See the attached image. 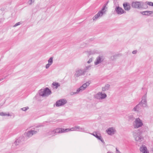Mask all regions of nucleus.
<instances>
[{
	"label": "nucleus",
	"mask_w": 153,
	"mask_h": 153,
	"mask_svg": "<svg viewBox=\"0 0 153 153\" xmlns=\"http://www.w3.org/2000/svg\"><path fill=\"white\" fill-rule=\"evenodd\" d=\"M116 10L117 13L119 14H121L125 12L124 10L121 8L117 7Z\"/></svg>",
	"instance_id": "nucleus-5"
},
{
	"label": "nucleus",
	"mask_w": 153,
	"mask_h": 153,
	"mask_svg": "<svg viewBox=\"0 0 153 153\" xmlns=\"http://www.w3.org/2000/svg\"><path fill=\"white\" fill-rule=\"evenodd\" d=\"M123 6L125 10H129L131 8V6L129 4L126 2L123 4Z\"/></svg>",
	"instance_id": "nucleus-7"
},
{
	"label": "nucleus",
	"mask_w": 153,
	"mask_h": 153,
	"mask_svg": "<svg viewBox=\"0 0 153 153\" xmlns=\"http://www.w3.org/2000/svg\"><path fill=\"white\" fill-rule=\"evenodd\" d=\"M143 123L139 118L136 119L135 121V124L134 127L135 128H137L143 125Z\"/></svg>",
	"instance_id": "nucleus-2"
},
{
	"label": "nucleus",
	"mask_w": 153,
	"mask_h": 153,
	"mask_svg": "<svg viewBox=\"0 0 153 153\" xmlns=\"http://www.w3.org/2000/svg\"><path fill=\"white\" fill-rule=\"evenodd\" d=\"M51 91L48 88H46L45 90H41L39 91V94L42 96H47L50 94Z\"/></svg>",
	"instance_id": "nucleus-1"
},
{
	"label": "nucleus",
	"mask_w": 153,
	"mask_h": 153,
	"mask_svg": "<svg viewBox=\"0 0 153 153\" xmlns=\"http://www.w3.org/2000/svg\"><path fill=\"white\" fill-rule=\"evenodd\" d=\"M56 133H62L65 132V129L62 128H57L55 130Z\"/></svg>",
	"instance_id": "nucleus-13"
},
{
	"label": "nucleus",
	"mask_w": 153,
	"mask_h": 153,
	"mask_svg": "<svg viewBox=\"0 0 153 153\" xmlns=\"http://www.w3.org/2000/svg\"><path fill=\"white\" fill-rule=\"evenodd\" d=\"M102 11L98 13L95 15L94 17L93 18V19L95 20L97 19L99 17V16H102Z\"/></svg>",
	"instance_id": "nucleus-12"
},
{
	"label": "nucleus",
	"mask_w": 153,
	"mask_h": 153,
	"mask_svg": "<svg viewBox=\"0 0 153 153\" xmlns=\"http://www.w3.org/2000/svg\"><path fill=\"white\" fill-rule=\"evenodd\" d=\"M141 3L140 2L136 1L133 2L132 4V6L135 8H140L141 6Z\"/></svg>",
	"instance_id": "nucleus-4"
},
{
	"label": "nucleus",
	"mask_w": 153,
	"mask_h": 153,
	"mask_svg": "<svg viewBox=\"0 0 153 153\" xmlns=\"http://www.w3.org/2000/svg\"><path fill=\"white\" fill-rule=\"evenodd\" d=\"M152 13V12L151 11H146L142 12L141 13L143 15H149L150 14H151Z\"/></svg>",
	"instance_id": "nucleus-15"
},
{
	"label": "nucleus",
	"mask_w": 153,
	"mask_h": 153,
	"mask_svg": "<svg viewBox=\"0 0 153 153\" xmlns=\"http://www.w3.org/2000/svg\"><path fill=\"white\" fill-rule=\"evenodd\" d=\"M36 131H31L28 132L27 134V135L28 137H30L32 136L33 134H35Z\"/></svg>",
	"instance_id": "nucleus-14"
},
{
	"label": "nucleus",
	"mask_w": 153,
	"mask_h": 153,
	"mask_svg": "<svg viewBox=\"0 0 153 153\" xmlns=\"http://www.w3.org/2000/svg\"><path fill=\"white\" fill-rule=\"evenodd\" d=\"M132 53L134 54L135 53H136V51H134L132 52Z\"/></svg>",
	"instance_id": "nucleus-27"
},
{
	"label": "nucleus",
	"mask_w": 153,
	"mask_h": 153,
	"mask_svg": "<svg viewBox=\"0 0 153 153\" xmlns=\"http://www.w3.org/2000/svg\"><path fill=\"white\" fill-rule=\"evenodd\" d=\"M66 102V100L64 99L60 100L56 102V105L57 106H59L65 104Z\"/></svg>",
	"instance_id": "nucleus-3"
},
{
	"label": "nucleus",
	"mask_w": 153,
	"mask_h": 153,
	"mask_svg": "<svg viewBox=\"0 0 153 153\" xmlns=\"http://www.w3.org/2000/svg\"><path fill=\"white\" fill-rule=\"evenodd\" d=\"M107 132L109 134H112L114 133L115 131L112 128H109L106 130Z\"/></svg>",
	"instance_id": "nucleus-10"
},
{
	"label": "nucleus",
	"mask_w": 153,
	"mask_h": 153,
	"mask_svg": "<svg viewBox=\"0 0 153 153\" xmlns=\"http://www.w3.org/2000/svg\"><path fill=\"white\" fill-rule=\"evenodd\" d=\"M0 115L1 116H5L6 115H7V114H5L3 112L0 113Z\"/></svg>",
	"instance_id": "nucleus-22"
},
{
	"label": "nucleus",
	"mask_w": 153,
	"mask_h": 153,
	"mask_svg": "<svg viewBox=\"0 0 153 153\" xmlns=\"http://www.w3.org/2000/svg\"><path fill=\"white\" fill-rule=\"evenodd\" d=\"M141 138H140V137L137 136L135 137V140L137 141H139L141 139Z\"/></svg>",
	"instance_id": "nucleus-21"
},
{
	"label": "nucleus",
	"mask_w": 153,
	"mask_h": 153,
	"mask_svg": "<svg viewBox=\"0 0 153 153\" xmlns=\"http://www.w3.org/2000/svg\"><path fill=\"white\" fill-rule=\"evenodd\" d=\"M53 62V58L51 57L49 60L48 61V63L50 64H51Z\"/></svg>",
	"instance_id": "nucleus-19"
},
{
	"label": "nucleus",
	"mask_w": 153,
	"mask_h": 153,
	"mask_svg": "<svg viewBox=\"0 0 153 153\" xmlns=\"http://www.w3.org/2000/svg\"><path fill=\"white\" fill-rule=\"evenodd\" d=\"M34 1V0H30V1H29V4H32V2H33Z\"/></svg>",
	"instance_id": "nucleus-24"
},
{
	"label": "nucleus",
	"mask_w": 153,
	"mask_h": 153,
	"mask_svg": "<svg viewBox=\"0 0 153 153\" xmlns=\"http://www.w3.org/2000/svg\"><path fill=\"white\" fill-rule=\"evenodd\" d=\"M51 65V64H50L48 63L46 65V68H48L49 67V66Z\"/></svg>",
	"instance_id": "nucleus-23"
},
{
	"label": "nucleus",
	"mask_w": 153,
	"mask_h": 153,
	"mask_svg": "<svg viewBox=\"0 0 153 153\" xmlns=\"http://www.w3.org/2000/svg\"><path fill=\"white\" fill-rule=\"evenodd\" d=\"M101 62V59L100 57H99L97 60V62H95V64L97 65V64L100 63Z\"/></svg>",
	"instance_id": "nucleus-20"
},
{
	"label": "nucleus",
	"mask_w": 153,
	"mask_h": 153,
	"mask_svg": "<svg viewBox=\"0 0 153 153\" xmlns=\"http://www.w3.org/2000/svg\"><path fill=\"white\" fill-rule=\"evenodd\" d=\"M79 126L75 127L74 128H67L65 129V132H68L71 131H75L77 129H79Z\"/></svg>",
	"instance_id": "nucleus-11"
},
{
	"label": "nucleus",
	"mask_w": 153,
	"mask_h": 153,
	"mask_svg": "<svg viewBox=\"0 0 153 153\" xmlns=\"http://www.w3.org/2000/svg\"><path fill=\"white\" fill-rule=\"evenodd\" d=\"M140 152L142 153H148V151L147 150L146 147L142 145L140 149Z\"/></svg>",
	"instance_id": "nucleus-6"
},
{
	"label": "nucleus",
	"mask_w": 153,
	"mask_h": 153,
	"mask_svg": "<svg viewBox=\"0 0 153 153\" xmlns=\"http://www.w3.org/2000/svg\"><path fill=\"white\" fill-rule=\"evenodd\" d=\"M106 97V95L105 94H102L101 93H99L97 94L96 97L97 98L103 99L105 98Z\"/></svg>",
	"instance_id": "nucleus-9"
},
{
	"label": "nucleus",
	"mask_w": 153,
	"mask_h": 153,
	"mask_svg": "<svg viewBox=\"0 0 153 153\" xmlns=\"http://www.w3.org/2000/svg\"><path fill=\"white\" fill-rule=\"evenodd\" d=\"M27 109L26 108H22L23 110L24 111H25V110H26Z\"/></svg>",
	"instance_id": "nucleus-26"
},
{
	"label": "nucleus",
	"mask_w": 153,
	"mask_h": 153,
	"mask_svg": "<svg viewBox=\"0 0 153 153\" xmlns=\"http://www.w3.org/2000/svg\"><path fill=\"white\" fill-rule=\"evenodd\" d=\"M90 83L89 82H86V83L83 85L81 86L79 89L77 90V92H79L80 90H84L87 86L89 85Z\"/></svg>",
	"instance_id": "nucleus-8"
},
{
	"label": "nucleus",
	"mask_w": 153,
	"mask_h": 153,
	"mask_svg": "<svg viewBox=\"0 0 153 153\" xmlns=\"http://www.w3.org/2000/svg\"><path fill=\"white\" fill-rule=\"evenodd\" d=\"M104 8H103L102 10V11H103L104 10Z\"/></svg>",
	"instance_id": "nucleus-28"
},
{
	"label": "nucleus",
	"mask_w": 153,
	"mask_h": 153,
	"mask_svg": "<svg viewBox=\"0 0 153 153\" xmlns=\"http://www.w3.org/2000/svg\"><path fill=\"white\" fill-rule=\"evenodd\" d=\"M20 22H18L16 24L14 25V27H16L17 25H20Z\"/></svg>",
	"instance_id": "nucleus-25"
},
{
	"label": "nucleus",
	"mask_w": 153,
	"mask_h": 153,
	"mask_svg": "<svg viewBox=\"0 0 153 153\" xmlns=\"http://www.w3.org/2000/svg\"><path fill=\"white\" fill-rule=\"evenodd\" d=\"M146 4L149 6H153V3L151 2L146 1Z\"/></svg>",
	"instance_id": "nucleus-17"
},
{
	"label": "nucleus",
	"mask_w": 153,
	"mask_h": 153,
	"mask_svg": "<svg viewBox=\"0 0 153 153\" xmlns=\"http://www.w3.org/2000/svg\"><path fill=\"white\" fill-rule=\"evenodd\" d=\"M52 85L53 86H55L56 88L60 85L58 83L56 82H53Z\"/></svg>",
	"instance_id": "nucleus-16"
},
{
	"label": "nucleus",
	"mask_w": 153,
	"mask_h": 153,
	"mask_svg": "<svg viewBox=\"0 0 153 153\" xmlns=\"http://www.w3.org/2000/svg\"><path fill=\"white\" fill-rule=\"evenodd\" d=\"M94 135L99 140H101V137L100 136H98L97 134H94Z\"/></svg>",
	"instance_id": "nucleus-18"
}]
</instances>
